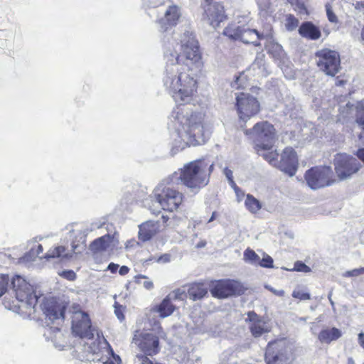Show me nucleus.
<instances>
[{"mask_svg": "<svg viewBox=\"0 0 364 364\" xmlns=\"http://www.w3.org/2000/svg\"><path fill=\"white\" fill-rule=\"evenodd\" d=\"M11 285L15 291L16 300L19 303L18 308L25 310V313L29 315L34 313L38 296L34 294L33 287L20 276L12 279Z\"/></svg>", "mask_w": 364, "mask_h": 364, "instance_id": "obj_5", "label": "nucleus"}, {"mask_svg": "<svg viewBox=\"0 0 364 364\" xmlns=\"http://www.w3.org/2000/svg\"><path fill=\"white\" fill-rule=\"evenodd\" d=\"M58 274L69 281H73L76 278V274L73 270H63L58 272Z\"/></svg>", "mask_w": 364, "mask_h": 364, "instance_id": "obj_43", "label": "nucleus"}, {"mask_svg": "<svg viewBox=\"0 0 364 364\" xmlns=\"http://www.w3.org/2000/svg\"><path fill=\"white\" fill-rule=\"evenodd\" d=\"M355 155L357 157L364 163V148L359 149Z\"/></svg>", "mask_w": 364, "mask_h": 364, "instance_id": "obj_51", "label": "nucleus"}, {"mask_svg": "<svg viewBox=\"0 0 364 364\" xmlns=\"http://www.w3.org/2000/svg\"><path fill=\"white\" fill-rule=\"evenodd\" d=\"M168 179L169 176L155 187L152 197L159 203L163 210L173 212L177 210L182 204L184 195L175 188L174 185H178V183L170 181Z\"/></svg>", "mask_w": 364, "mask_h": 364, "instance_id": "obj_3", "label": "nucleus"}, {"mask_svg": "<svg viewBox=\"0 0 364 364\" xmlns=\"http://www.w3.org/2000/svg\"><path fill=\"white\" fill-rule=\"evenodd\" d=\"M347 364H355L353 358L350 357L348 358Z\"/></svg>", "mask_w": 364, "mask_h": 364, "instance_id": "obj_61", "label": "nucleus"}, {"mask_svg": "<svg viewBox=\"0 0 364 364\" xmlns=\"http://www.w3.org/2000/svg\"><path fill=\"white\" fill-rule=\"evenodd\" d=\"M343 82L342 80H339L336 84V85H343Z\"/></svg>", "mask_w": 364, "mask_h": 364, "instance_id": "obj_64", "label": "nucleus"}, {"mask_svg": "<svg viewBox=\"0 0 364 364\" xmlns=\"http://www.w3.org/2000/svg\"><path fill=\"white\" fill-rule=\"evenodd\" d=\"M299 34L311 40L318 39L321 36L320 30L311 22L303 23L299 28Z\"/></svg>", "mask_w": 364, "mask_h": 364, "instance_id": "obj_26", "label": "nucleus"}, {"mask_svg": "<svg viewBox=\"0 0 364 364\" xmlns=\"http://www.w3.org/2000/svg\"><path fill=\"white\" fill-rule=\"evenodd\" d=\"M242 77H243V75H241L240 76L237 77L236 81H235V84L237 85V87H240L242 86L241 84L239 83V82L242 80Z\"/></svg>", "mask_w": 364, "mask_h": 364, "instance_id": "obj_59", "label": "nucleus"}, {"mask_svg": "<svg viewBox=\"0 0 364 364\" xmlns=\"http://www.w3.org/2000/svg\"><path fill=\"white\" fill-rule=\"evenodd\" d=\"M290 351V348L287 346L285 341L269 343L265 353L267 364H287Z\"/></svg>", "mask_w": 364, "mask_h": 364, "instance_id": "obj_12", "label": "nucleus"}, {"mask_svg": "<svg viewBox=\"0 0 364 364\" xmlns=\"http://www.w3.org/2000/svg\"><path fill=\"white\" fill-rule=\"evenodd\" d=\"M189 298L196 301L202 299L206 294L207 289L202 284H193L188 291Z\"/></svg>", "mask_w": 364, "mask_h": 364, "instance_id": "obj_28", "label": "nucleus"}, {"mask_svg": "<svg viewBox=\"0 0 364 364\" xmlns=\"http://www.w3.org/2000/svg\"><path fill=\"white\" fill-rule=\"evenodd\" d=\"M181 16L180 9L172 5L167 8L163 16L158 19V23L161 31H166L168 28L176 26Z\"/></svg>", "mask_w": 364, "mask_h": 364, "instance_id": "obj_21", "label": "nucleus"}, {"mask_svg": "<svg viewBox=\"0 0 364 364\" xmlns=\"http://www.w3.org/2000/svg\"><path fill=\"white\" fill-rule=\"evenodd\" d=\"M293 270L296 272L308 273L311 272V268L306 265L302 262L298 261L295 262Z\"/></svg>", "mask_w": 364, "mask_h": 364, "instance_id": "obj_41", "label": "nucleus"}, {"mask_svg": "<svg viewBox=\"0 0 364 364\" xmlns=\"http://www.w3.org/2000/svg\"><path fill=\"white\" fill-rule=\"evenodd\" d=\"M258 265L265 268L273 267V259L267 255H264V257L259 259Z\"/></svg>", "mask_w": 364, "mask_h": 364, "instance_id": "obj_39", "label": "nucleus"}, {"mask_svg": "<svg viewBox=\"0 0 364 364\" xmlns=\"http://www.w3.org/2000/svg\"><path fill=\"white\" fill-rule=\"evenodd\" d=\"M171 296H167L163 299L160 304L153 307L149 314L148 315L149 318L155 314H159V316L161 318L169 316L173 314L175 310V306L171 304Z\"/></svg>", "mask_w": 364, "mask_h": 364, "instance_id": "obj_25", "label": "nucleus"}, {"mask_svg": "<svg viewBox=\"0 0 364 364\" xmlns=\"http://www.w3.org/2000/svg\"><path fill=\"white\" fill-rule=\"evenodd\" d=\"M245 205L247 209L252 213H256L262 208L261 203L250 194L247 195Z\"/></svg>", "mask_w": 364, "mask_h": 364, "instance_id": "obj_29", "label": "nucleus"}, {"mask_svg": "<svg viewBox=\"0 0 364 364\" xmlns=\"http://www.w3.org/2000/svg\"><path fill=\"white\" fill-rule=\"evenodd\" d=\"M166 67L163 83L174 100L181 104L172 112L169 128L173 147L177 151L204 144L210 136L203 124L204 114L193 110L196 101L197 80L190 71L198 69L201 63L198 43L192 33L186 31L165 46Z\"/></svg>", "mask_w": 364, "mask_h": 364, "instance_id": "obj_1", "label": "nucleus"}, {"mask_svg": "<svg viewBox=\"0 0 364 364\" xmlns=\"http://www.w3.org/2000/svg\"><path fill=\"white\" fill-rule=\"evenodd\" d=\"M129 271V269L127 266H122L120 267L119 273L120 275H126Z\"/></svg>", "mask_w": 364, "mask_h": 364, "instance_id": "obj_53", "label": "nucleus"}, {"mask_svg": "<svg viewBox=\"0 0 364 364\" xmlns=\"http://www.w3.org/2000/svg\"><path fill=\"white\" fill-rule=\"evenodd\" d=\"M168 296H171V299H183L185 296V292L181 289H176L169 294Z\"/></svg>", "mask_w": 364, "mask_h": 364, "instance_id": "obj_46", "label": "nucleus"}, {"mask_svg": "<svg viewBox=\"0 0 364 364\" xmlns=\"http://www.w3.org/2000/svg\"><path fill=\"white\" fill-rule=\"evenodd\" d=\"M356 122L364 130V100L361 101L357 107Z\"/></svg>", "mask_w": 364, "mask_h": 364, "instance_id": "obj_34", "label": "nucleus"}, {"mask_svg": "<svg viewBox=\"0 0 364 364\" xmlns=\"http://www.w3.org/2000/svg\"><path fill=\"white\" fill-rule=\"evenodd\" d=\"M146 2L149 6L156 7L159 5H161L164 0H144Z\"/></svg>", "mask_w": 364, "mask_h": 364, "instance_id": "obj_49", "label": "nucleus"}, {"mask_svg": "<svg viewBox=\"0 0 364 364\" xmlns=\"http://www.w3.org/2000/svg\"><path fill=\"white\" fill-rule=\"evenodd\" d=\"M364 274V267L346 271L343 276L345 277H355Z\"/></svg>", "mask_w": 364, "mask_h": 364, "instance_id": "obj_40", "label": "nucleus"}, {"mask_svg": "<svg viewBox=\"0 0 364 364\" xmlns=\"http://www.w3.org/2000/svg\"><path fill=\"white\" fill-rule=\"evenodd\" d=\"M326 10L328 21L331 23H337V16L332 11L331 6L329 4L326 5Z\"/></svg>", "mask_w": 364, "mask_h": 364, "instance_id": "obj_44", "label": "nucleus"}, {"mask_svg": "<svg viewBox=\"0 0 364 364\" xmlns=\"http://www.w3.org/2000/svg\"><path fill=\"white\" fill-rule=\"evenodd\" d=\"M274 48L278 52V57L281 58L284 55V50H282V48L279 45H276Z\"/></svg>", "mask_w": 364, "mask_h": 364, "instance_id": "obj_56", "label": "nucleus"}, {"mask_svg": "<svg viewBox=\"0 0 364 364\" xmlns=\"http://www.w3.org/2000/svg\"><path fill=\"white\" fill-rule=\"evenodd\" d=\"M288 1L291 4L296 11L301 14L306 13L305 0H288Z\"/></svg>", "mask_w": 364, "mask_h": 364, "instance_id": "obj_35", "label": "nucleus"}, {"mask_svg": "<svg viewBox=\"0 0 364 364\" xmlns=\"http://www.w3.org/2000/svg\"><path fill=\"white\" fill-rule=\"evenodd\" d=\"M42 309L46 316L47 326L55 321L62 322L64 319V307L52 301H46L43 304Z\"/></svg>", "mask_w": 364, "mask_h": 364, "instance_id": "obj_20", "label": "nucleus"}, {"mask_svg": "<svg viewBox=\"0 0 364 364\" xmlns=\"http://www.w3.org/2000/svg\"><path fill=\"white\" fill-rule=\"evenodd\" d=\"M279 168L292 176L295 174L298 164V160L295 151L290 147H287L281 155L279 161Z\"/></svg>", "mask_w": 364, "mask_h": 364, "instance_id": "obj_18", "label": "nucleus"}, {"mask_svg": "<svg viewBox=\"0 0 364 364\" xmlns=\"http://www.w3.org/2000/svg\"><path fill=\"white\" fill-rule=\"evenodd\" d=\"M239 23H232L227 26L223 34L233 40H239L245 43H252L259 46L258 41L269 36V33H259L255 29H250L245 25H239Z\"/></svg>", "mask_w": 364, "mask_h": 364, "instance_id": "obj_6", "label": "nucleus"}, {"mask_svg": "<svg viewBox=\"0 0 364 364\" xmlns=\"http://www.w3.org/2000/svg\"><path fill=\"white\" fill-rule=\"evenodd\" d=\"M114 313L117 316V317L120 320V321H122L124 319V315L122 313V311L118 309L117 308L115 309L114 310Z\"/></svg>", "mask_w": 364, "mask_h": 364, "instance_id": "obj_55", "label": "nucleus"}, {"mask_svg": "<svg viewBox=\"0 0 364 364\" xmlns=\"http://www.w3.org/2000/svg\"><path fill=\"white\" fill-rule=\"evenodd\" d=\"M246 321L249 322L250 332L255 338L259 337L262 334L270 331V328L267 323L254 311L248 312Z\"/></svg>", "mask_w": 364, "mask_h": 364, "instance_id": "obj_22", "label": "nucleus"}, {"mask_svg": "<svg viewBox=\"0 0 364 364\" xmlns=\"http://www.w3.org/2000/svg\"><path fill=\"white\" fill-rule=\"evenodd\" d=\"M358 343L360 346L364 348V333H360L358 334Z\"/></svg>", "mask_w": 364, "mask_h": 364, "instance_id": "obj_54", "label": "nucleus"}, {"mask_svg": "<svg viewBox=\"0 0 364 364\" xmlns=\"http://www.w3.org/2000/svg\"><path fill=\"white\" fill-rule=\"evenodd\" d=\"M235 107L240 119L245 122L257 114L260 110V104L257 98L243 92L237 95Z\"/></svg>", "mask_w": 364, "mask_h": 364, "instance_id": "obj_10", "label": "nucleus"}, {"mask_svg": "<svg viewBox=\"0 0 364 364\" xmlns=\"http://www.w3.org/2000/svg\"><path fill=\"white\" fill-rule=\"evenodd\" d=\"M136 359V362H138L140 364H154L149 358L144 355H137Z\"/></svg>", "mask_w": 364, "mask_h": 364, "instance_id": "obj_47", "label": "nucleus"}, {"mask_svg": "<svg viewBox=\"0 0 364 364\" xmlns=\"http://www.w3.org/2000/svg\"><path fill=\"white\" fill-rule=\"evenodd\" d=\"M72 330L73 333L80 338H85L88 341L85 346V351L91 343H97L93 341L95 332L97 331L91 325V321L87 313L82 311H77L73 313L72 317ZM97 338H100L98 332Z\"/></svg>", "mask_w": 364, "mask_h": 364, "instance_id": "obj_7", "label": "nucleus"}, {"mask_svg": "<svg viewBox=\"0 0 364 364\" xmlns=\"http://www.w3.org/2000/svg\"><path fill=\"white\" fill-rule=\"evenodd\" d=\"M250 70L254 72L255 75L266 76L267 71L262 59H257L251 65Z\"/></svg>", "mask_w": 364, "mask_h": 364, "instance_id": "obj_31", "label": "nucleus"}, {"mask_svg": "<svg viewBox=\"0 0 364 364\" xmlns=\"http://www.w3.org/2000/svg\"><path fill=\"white\" fill-rule=\"evenodd\" d=\"M136 282L142 284L143 287L147 290H151L154 288V284L151 280H149L146 276L138 275L135 277Z\"/></svg>", "mask_w": 364, "mask_h": 364, "instance_id": "obj_36", "label": "nucleus"}, {"mask_svg": "<svg viewBox=\"0 0 364 364\" xmlns=\"http://www.w3.org/2000/svg\"><path fill=\"white\" fill-rule=\"evenodd\" d=\"M259 154L268 161L272 166L279 168V162L277 160L278 154L275 151L265 152V151H259Z\"/></svg>", "mask_w": 364, "mask_h": 364, "instance_id": "obj_32", "label": "nucleus"}, {"mask_svg": "<svg viewBox=\"0 0 364 364\" xmlns=\"http://www.w3.org/2000/svg\"><path fill=\"white\" fill-rule=\"evenodd\" d=\"M216 216H217V213H216L215 212H213V213H212V215H211L210 218L208 220V223H210V222H212L213 220H215V218H216Z\"/></svg>", "mask_w": 364, "mask_h": 364, "instance_id": "obj_60", "label": "nucleus"}, {"mask_svg": "<svg viewBox=\"0 0 364 364\" xmlns=\"http://www.w3.org/2000/svg\"><path fill=\"white\" fill-rule=\"evenodd\" d=\"M43 252V247L40 244L34 245L31 247L29 255L32 257H39L40 259L45 258L46 259L60 258L61 259H68L71 257V254L63 246H56L50 248L47 253L43 256H40Z\"/></svg>", "mask_w": 364, "mask_h": 364, "instance_id": "obj_16", "label": "nucleus"}, {"mask_svg": "<svg viewBox=\"0 0 364 364\" xmlns=\"http://www.w3.org/2000/svg\"><path fill=\"white\" fill-rule=\"evenodd\" d=\"M361 38L364 41V27L363 28L361 31Z\"/></svg>", "mask_w": 364, "mask_h": 364, "instance_id": "obj_63", "label": "nucleus"}, {"mask_svg": "<svg viewBox=\"0 0 364 364\" xmlns=\"http://www.w3.org/2000/svg\"><path fill=\"white\" fill-rule=\"evenodd\" d=\"M51 333H55V337H56V334H60V328L58 326H50L46 328V331L44 333L45 336L48 334H51Z\"/></svg>", "mask_w": 364, "mask_h": 364, "instance_id": "obj_48", "label": "nucleus"}, {"mask_svg": "<svg viewBox=\"0 0 364 364\" xmlns=\"http://www.w3.org/2000/svg\"><path fill=\"white\" fill-rule=\"evenodd\" d=\"M117 242L118 240L115 238L114 235H111L109 234H107L95 240L90 245V250L94 255H95L103 251L107 250L110 247H114Z\"/></svg>", "mask_w": 364, "mask_h": 364, "instance_id": "obj_23", "label": "nucleus"}, {"mask_svg": "<svg viewBox=\"0 0 364 364\" xmlns=\"http://www.w3.org/2000/svg\"><path fill=\"white\" fill-rule=\"evenodd\" d=\"M334 169L341 181L350 179L362 166L355 157L345 153L337 154L333 159Z\"/></svg>", "mask_w": 364, "mask_h": 364, "instance_id": "obj_8", "label": "nucleus"}, {"mask_svg": "<svg viewBox=\"0 0 364 364\" xmlns=\"http://www.w3.org/2000/svg\"><path fill=\"white\" fill-rule=\"evenodd\" d=\"M342 336V332L337 328H326L318 334V338L322 343L329 344Z\"/></svg>", "mask_w": 364, "mask_h": 364, "instance_id": "obj_27", "label": "nucleus"}, {"mask_svg": "<svg viewBox=\"0 0 364 364\" xmlns=\"http://www.w3.org/2000/svg\"><path fill=\"white\" fill-rule=\"evenodd\" d=\"M258 6L261 12L264 14L272 12V4L269 0H257Z\"/></svg>", "mask_w": 364, "mask_h": 364, "instance_id": "obj_37", "label": "nucleus"}, {"mask_svg": "<svg viewBox=\"0 0 364 364\" xmlns=\"http://www.w3.org/2000/svg\"><path fill=\"white\" fill-rule=\"evenodd\" d=\"M243 259L247 263L252 265H258L260 257L254 250L247 248L244 252Z\"/></svg>", "mask_w": 364, "mask_h": 364, "instance_id": "obj_30", "label": "nucleus"}, {"mask_svg": "<svg viewBox=\"0 0 364 364\" xmlns=\"http://www.w3.org/2000/svg\"><path fill=\"white\" fill-rule=\"evenodd\" d=\"M213 164L204 159L194 160L183 165L177 171L169 175V181L177 182L197 193L208 185L213 171Z\"/></svg>", "mask_w": 364, "mask_h": 364, "instance_id": "obj_2", "label": "nucleus"}, {"mask_svg": "<svg viewBox=\"0 0 364 364\" xmlns=\"http://www.w3.org/2000/svg\"><path fill=\"white\" fill-rule=\"evenodd\" d=\"M292 296L300 300H309L311 299L309 293L300 290H294L292 293Z\"/></svg>", "mask_w": 364, "mask_h": 364, "instance_id": "obj_42", "label": "nucleus"}, {"mask_svg": "<svg viewBox=\"0 0 364 364\" xmlns=\"http://www.w3.org/2000/svg\"><path fill=\"white\" fill-rule=\"evenodd\" d=\"M160 230L159 221L148 220L139 225V238L143 242L151 239Z\"/></svg>", "mask_w": 364, "mask_h": 364, "instance_id": "obj_24", "label": "nucleus"}, {"mask_svg": "<svg viewBox=\"0 0 364 364\" xmlns=\"http://www.w3.org/2000/svg\"><path fill=\"white\" fill-rule=\"evenodd\" d=\"M223 173L226 176L228 180L229 183L233 187L235 190L237 189L235 183L233 181V173L232 171L228 168H225L223 170Z\"/></svg>", "mask_w": 364, "mask_h": 364, "instance_id": "obj_45", "label": "nucleus"}, {"mask_svg": "<svg viewBox=\"0 0 364 364\" xmlns=\"http://www.w3.org/2000/svg\"><path fill=\"white\" fill-rule=\"evenodd\" d=\"M268 289H269L274 294L279 296H283L284 295V291L282 289L277 290L272 287H267Z\"/></svg>", "mask_w": 364, "mask_h": 364, "instance_id": "obj_50", "label": "nucleus"}, {"mask_svg": "<svg viewBox=\"0 0 364 364\" xmlns=\"http://www.w3.org/2000/svg\"><path fill=\"white\" fill-rule=\"evenodd\" d=\"M170 255H164L159 259V261H162L163 262H168L170 261Z\"/></svg>", "mask_w": 364, "mask_h": 364, "instance_id": "obj_57", "label": "nucleus"}, {"mask_svg": "<svg viewBox=\"0 0 364 364\" xmlns=\"http://www.w3.org/2000/svg\"><path fill=\"white\" fill-rule=\"evenodd\" d=\"M245 134L252 141L255 149L259 152L272 148L276 130L271 123L262 121L256 123L252 129H246Z\"/></svg>", "mask_w": 364, "mask_h": 364, "instance_id": "obj_4", "label": "nucleus"}, {"mask_svg": "<svg viewBox=\"0 0 364 364\" xmlns=\"http://www.w3.org/2000/svg\"><path fill=\"white\" fill-rule=\"evenodd\" d=\"M319 69L326 75L334 76L340 70V56L334 50L322 49L316 53Z\"/></svg>", "mask_w": 364, "mask_h": 364, "instance_id": "obj_11", "label": "nucleus"}, {"mask_svg": "<svg viewBox=\"0 0 364 364\" xmlns=\"http://www.w3.org/2000/svg\"><path fill=\"white\" fill-rule=\"evenodd\" d=\"M240 283L234 280L220 281L210 289L211 294L217 298H226L236 294Z\"/></svg>", "mask_w": 364, "mask_h": 364, "instance_id": "obj_19", "label": "nucleus"}, {"mask_svg": "<svg viewBox=\"0 0 364 364\" xmlns=\"http://www.w3.org/2000/svg\"><path fill=\"white\" fill-rule=\"evenodd\" d=\"M89 345L90 346L86 351L88 353L87 360L92 362V364H114L111 358L102 355V348H103L108 355H110L113 359L117 360L113 350L104 338L102 341L91 343Z\"/></svg>", "mask_w": 364, "mask_h": 364, "instance_id": "obj_13", "label": "nucleus"}, {"mask_svg": "<svg viewBox=\"0 0 364 364\" xmlns=\"http://www.w3.org/2000/svg\"><path fill=\"white\" fill-rule=\"evenodd\" d=\"M305 179L308 186L312 189L331 186L336 182L330 166L311 168L306 172Z\"/></svg>", "mask_w": 364, "mask_h": 364, "instance_id": "obj_9", "label": "nucleus"}, {"mask_svg": "<svg viewBox=\"0 0 364 364\" xmlns=\"http://www.w3.org/2000/svg\"><path fill=\"white\" fill-rule=\"evenodd\" d=\"M118 267V264L114 263H110L107 267V269L109 270L111 272L114 273L117 272Z\"/></svg>", "mask_w": 364, "mask_h": 364, "instance_id": "obj_52", "label": "nucleus"}, {"mask_svg": "<svg viewBox=\"0 0 364 364\" xmlns=\"http://www.w3.org/2000/svg\"><path fill=\"white\" fill-rule=\"evenodd\" d=\"M38 239L39 240H41L42 239V237H36V238H34V239L31 241V242L37 243V242H38Z\"/></svg>", "mask_w": 364, "mask_h": 364, "instance_id": "obj_62", "label": "nucleus"}, {"mask_svg": "<svg viewBox=\"0 0 364 364\" xmlns=\"http://www.w3.org/2000/svg\"><path fill=\"white\" fill-rule=\"evenodd\" d=\"M332 291H331L328 295V299L331 303V305L332 306V307L334 309V306H335V304L332 299Z\"/></svg>", "mask_w": 364, "mask_h": 364, "instance_id": "obj_58", "label": "nucleus"}, {"mask_svg": "<svg viewBox=\"0 0 364 364\" xmlns=\"http://www.w3.org/2000/svg\"><path fill=\"white\" fill-rule=\"evenodd\" d=\"M9 277L8 274H0V297L6 291Z\"/></svg>", "mask_w": 364, "mask_h": 364, "instance_id": "obj_38", "label": "nucleus"}, {"mask_svg": "<svg viewBox=\"0 0 364 364\" xmlns=\"http://www.w3.org/2000/svg\"><path fill=\"white\" fill-rule=\"evenodd\" d=\"M132 343L148 355H153L159 353V338L151 332L136 331Z\"/></svg>", "mask_w": 364, "mask_h": 364, "instance_id": "obj_14", "label": "nucleus"}, {"mask_svg": "<svg viewBox=\"0 0 364 364\" xmlns=\"http://www.w3.org/2000/svg\"><path fill=\"white\" fill-rule=\"evenodd\" d=\"M101 228V225L95 223H92L90 225H86L80 229L73 230L70 231L72 235H75V237H78L79 240H73L72 242V250L74 253L78 254L83 252L86 248V237L92 231Z\"/></svg>", "mask_w": 364, "mask_h": 364, "instance_id": "obj_17", "label": "nucleus"}, {"mask_svg": "<svg viewBox=\"0 0 364 364\" xmlns=\"http://www.w3.org/2000/svg\"><path fill=\"white\" fill-rule=\"evenodd\" d=\"M203 9V19L213 28L219 26L225 18L224 7L218 2L212 0H209L208 2L205 1Z\"/></svg>", "mask_w": 364, "mask_h": 364, "instance_id": "obj_15", "label": "nucleus"}, {"mask_svg": "<svg viewBox=\"0 0 364 364\" xmlns=\"http://www.w3.org/2000/svg\"><path fill=\"white\" fill-rule=\"evenodd\" d=\"M284 26L287 31H292L295 30L299 26L298 19L292 14H287L284 19Z\"/></svg>", "mask_w": 364, "mask_h": 364, "instance_id": "obj_33", "label": "nucleus"}]
</instances>
